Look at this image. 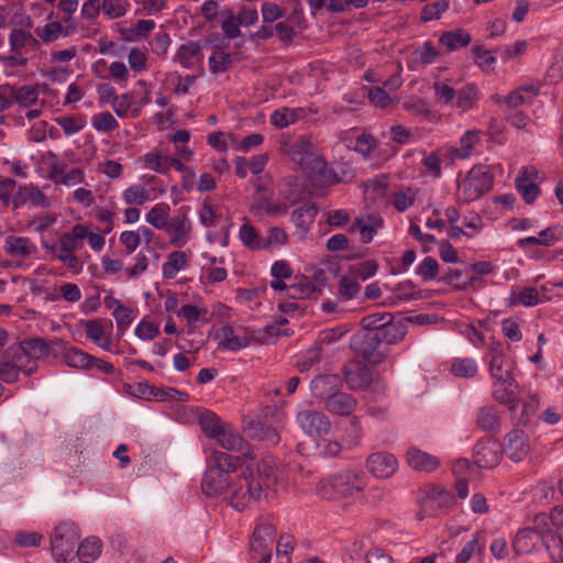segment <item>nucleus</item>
Segmentation results:
<instances>
[{"label":"nucleus","instance_id":"nucleus-59","mask_svg":"<svg viewBox=\"0 0 563 563\" xmlns=\"http://www.w3.org/2000/svg\"><path fill=\"white\" fill-rule=\"evenodd\" d=\"M472 52L474 54V60L475 63L483 69V70H490L493 69V65L496 63V56L493 54L492 51H488L484 48L483 46L476 45L472 48Z\"/></svg>","mask_w":563,"mask_h":563},{"label":"nucleus","instance_id":"nucleus-24","mask_svg":"<svg viewBox=\"0 0 563 563\" xmlns=\"http://www.w3.org/2000/svg\"><path fill=\"white\" fill-rule=\"evenodd\" d=\"M26 202L34 207L47 208L49 206L47 197L33 185L20 186L18 191L12 195L11 203L14 209L24 206Z\"/></svg>","mask_w":563,"mask_h":563},{"label":"nucleus","instance_id":"nucleus-39","mask_svg":"<svg viewBox=\"0 0 563 563\" xmlns=\"http://www.w3.org/2000/svg\"><path fill=\"white\" fill-rule=\"evenodd\" d=\"M314 152V145L311 143L310 137L301 135L298 137L288 150V153L296 164L300 165L308 156Z\"/></svg>","mask_w":563,"mask_h":563},{"label":"nucleus","instance_id":"nucleus-30","mask_svg":"<svg viewBox=\"0 0 563 563\" xmlns=\"http://www.w3.org/2000/svg\"><path fill=\"white\" fill-rule=\"evenodd\" d=\"M321 294V287L302 276L287 288V295L292 299H307Z\"/></svg>","mask_w":563,"mask_h":563},{"label":"nucleus","instance_id":"nucleus-13","mask_svg":"<svg viewBox=\"0 0 563 563\" xmlns=\"http://www.w3.org/2000/svg\"><path fill=\"white\" fill-rule=\"evenodd\" d=\"M9 45L11 54L0 57V60L10 67L26 66L27 58L23 55V49L27 48L26 31L21 27L12 29L9 34Z\"/></svg>","mask_w":563,"mask_h":563},{"label":"nucleus","instance_id":"nucleus-57","mask_svg":"<svg viewBox=\"0 0 563 563\" xmlns=\"http://www.w3.org/2000/svg\"><path fill=\"white\" fill-rule=\"evenodd\" d=\"M232 64V58L229 53L216 51L209 57V67L213 74L227 71Z\"/></svg>","mask_w":563,"mask_h":563},{"label":"nucleus","instance_id":"nucleus-27","mask_svg":"<svg viewBox=\"0 0 563 563\" xmlns=\"http://www.w3.org/2000/svg\"><path fill=\"white\" fill-rule=\"evenodd\" d=\"M407 324L401 320L394 321V319L390 322L382 323L380 329L375 331L377 338L379 339V343H385L388 345H395L401 342L407 335Z\"/></svg>","mask_w":563,"mask_h":563},{"label":"nucleus","instance_id":"nucleus-46","mask_svg":"<svg viewBox=\"0 0 563 563\" xmlns=\"http://www.w3.org/2000/svg\"><path fill=\"white\" fill-rule=\"evenodd\" d=\"M199 424L201 430L209 438H216L219 432L223 429L220 422V418L210 411H205L199 417Z\"/></svg>","mask_w":563,"mask_h":563},{"label":"nucleus","instance_id":"nucleus-56","mask_svg":"<svg viewBox=\"0 0 563 563\" xmlns=\"http://www.w3.org/2000/svg\"><path fill=\"white\" fill-rule=\"evenodd\" d=\"M288 242L287 232L279 227H273L268 229L267 235L263 236L262 244L257 247H263V250L268 249L272 244L285 245Z\"/></svg>","mask_w":563,"mask_h":563},{"label":"nucleus","instance_id":"nucleus-42","mask_svg":"<svg viewBox=\"0 0 563 563\" xmlns=\"http://www.w3.org/2000/svg\"><path fill=\"white\" fill-rule=\"evenodd\" d=\"M221 335L223 340L220 343V346L230 351H239L250 344V339L247 336H240L235 334L234 329L231 325H224L221 329Z\"/></svg>","mask_w":563,"mask_h":563},{"label":"nucleus","instance_id":"nucleus-34","mask_svg":"<svg viewBox=\"0 0 563 563\" xmlns=\"http://www.w3.org/2000/svg\"><path fill=\"white\" fill-rule=\"evenodd\" d=\"M424 503L426 507L431 509L449 508L454 505L455 497L451 493L444 490L442 487L433 486L428 490Z\"/></svg>","mask_w":563,"mask_h":563},{"label":"nucleus","instance_id":"nucleus-51","mask_svg":"<svg viewBox=\"0 0 563 563\" xmlns=\"http://www.w3.org/2000/svg\"><path fill=\"white\" fill-rule=\"evenodd\" d=\"M52 179L66 186L76 185L84 180V172L80 168H73L64 174L63 170L54 168Z\"/></svg>","mask_w":563,"mask_h":563},{"label":"nucleus","instance_id":"nucleus-50","mask_svg":"<svg viewBox=\"0 0 563 563\" xmlns=\"http://www.w3.org/2000/svg\"><path fill=\"white\" fill-rule=\"evenodd\" d=\"M143 162L145 167L159 173V174H167L169 170V157L163 156L157 153H146L143 156Z\"/></svg>","mask_w":563,"mask_h":563},{"label":"nucleus","instance_id":"nucleus-43","mask_svg":"<svg viewBox=\"0 0 563 563\" xmlns=\"http://www.w3.org/2000/svg\"><path fill=\"white\" fill-rule=\"evenodd\" d=\"M146 221L156 229H166L169 221V206L165 203L155 205L146 214Z\"/></svg>","mask_w":563,"mask_h":563},{"label":"nucleus","instance_id":"nucleus-18","mask_svg":"<svg viewBox=\"0 0 563 563\" xmlns=\"http://www.w3.org/2000/svg\"><path fill=\"white\" fill-rule=\"evenodd\" d=\"M4 358H9L19 372L27 376L37 371V362L32 358L23 342L10 345L4 353Z\"/></svg>","mask_w":563,"mask_h":563},{"label":"nucleus","instance_id":"nucleus-55","mask_svg":"<svg viewBox=\"0 0 563 563\" xmlns=\"http://www.w3.org/2000/svg\"><path fill=\"white\" fill-rule=\"evenodd\" d=\"M123 199L128 205H143L150 199V192L141 185H134L124 190Z\"/></svg>","mask_w":563,"mask_h":563},{"label":"nucleus","instance_id":"nucleus-45","mask_svg":"<svg viewBox=\"0 0 563 563\" xmlns=\"http://www.w3.org/2000/svg\"><path fill=\"white\" fill-rule=\"evenodd\" d=\"M239 238L247 249L263 250V247H257L262 244L263 236L258 235L256 229L251 223L246 222L240 228Z\"/></svg>","mask_w":563,"mask_h":563},{"label":"nucleus","instance_id":"nucleus-54","mask_svg":"<svg viewBox=\"0 0 563 563\" xmlns=\"http://www.w3.org/2000/svg\"><path fill=\"white\" fill-rule=\"evenodd\" d=\"M166 399H173L179 402H187L189 395L185 391L178 390L174 387L166 388H154L153 400L164 401Z\"/></svg>","mask_w":563,"mask_h":563},{"label":"nucleus","instance_id":"nucleus-4","mask_svg":"<svg viewBox=\"0 0 563 563\" xmlns=\"http://www.w3.org/2000/svg\"><path fill=\"white\" fill-rule=\"evenodd\" d=\"M363 488L362 476L356 472L345 471L320 479L316 492L322 499L336 500L351 497Z\"/></svg>","mask_w":563,"mask_h":563},{"label":"nucleus","instance_id":"nucleus-38","mask_svg":"<svg viewBox=\"0 0 563 563\" xmlns=\"http://www.w3.org/2000/svg\"><path fill=\"white\" fill-rule=\"evenodd\" d=\"M188 265V258L185 252L174 251L168 254L167 261L163 264L162 271L164 278L172 279L177 273Z\"/></svg>","mask_w":563,"mask_h":563},{"label":"nucleus","instance_id":"nucleus-62","mask_svg":"<svg viewBox=\"0 0 563 563\" xmlns=\"http://www.w3.org/2000/svg\"><path fill=\"white\" fill-rule=\"evenodd\" d=\"M363 438V428L360 419L353 416L349 421V428L346 429L345 441L351 448H355L360 444Z\"/></svg>","mask_w":563,"mask_h":563},{"label":"nucleus","instance_id":"nucleus-35","mask_svg":"<svg viewBox=\"0 0 563 563\" xmlns=\"http://www.w3.org/2000/svg\"><path fill=\"white\" fill-rule=\"evenodd\" d=\"M85 333L88 339L98 344L104 350H108L111 345V338L104 335V325L100 319H91L84 323Z\"/></svg>","mask_w":563,"mask_h":563},{"label":"nucleus","instance_id":"nucleus-9","mask_svg":"<svg viewBox=\"0 0 563 563\" xmlns=\"http://www.w3.org/2000/svg\"><path fill=\"white\" fill-rule=\"evenodd\" d=\"M501 457V444L495 439H479L473 448L474 463L481 468L496 467L500 463Z\"/></svg>","mask_w":563,"mask_h":563},{"label":"nucleus","instance_id":"nucleus-11","mask_svg":"<svg viewBox=\"0 0 563 563\" xmlns=\"http://www.w3.org/2000/svg\"><path fill=\"white\" fill-rule=\"evenodd\" d=\"M188 207H180L177 214L169 219L166 232L169 235V242L176 247H183L187 244L191 232V223L188 218Z\"/></svg>","mask_w":563,"mask_h":563},{"label":"nucleus","instance_id":"nucleus-31","mask_svg":"<svg viewBox=\"0 0 563 563\" xmlns=\"http://www.w3.org/2000/svg\"><path fill=\"white\" fill-rule=\"evenodd\" d=\"M383 220L377 217H368L367 219L356 218L350 227V231H360L361 241L365 244L369 243L377 232V228L382 227Z\"/></svg>","mask_w":563,"mask_h":563},{"label":"nucleus","instance_id":"nucleus-8","mask_svg":"<svg viewBox=\"0 0 563 563\" xmlns=\"http://www.w3.org/2000/svg\"><path fill=\"white\" fill-rule=\"evenodd\" d=\"M296 421L307 435L313 438L327 435L332 427L329 417L324 412L313 409L299 411Z\"/></svg>","mask_w":563,"mask_h":563},{"label":"nucleus","instance_id":"nucleus-7","mask_svg":"<svg viewBox=\"0 0 563 563\" xmlns=\"http://www.w3.org/2000/svg\"><path fill=\"white\" fill-rule=\"evenodd\" d=\"M350 347L357 356L372 365H378L387 358V353L382 350L375 331L356 332L351 338Z\"/></svg>","mask_w":563,"mask_h":563},{"label":"nucleus","instance_id":"nucleus-19","mask_svg":"<svg viewBox=\"0 0 563 563\" xmlns=\"http://www.w3.org/2000/svg\"><path fill=\"white\" fill-rule=\"evenodd\" d=\"M276 534L275 526L268 521L267 519L261 518L253 531L250 551L254 552H263L271 550V545L274 542Z\"/></svg>","mask_w":563,"mask_h":563},{"label":"nucleus","instance_id":"nucleus-25","mask_svg":"<svg viewBox=\"0 0 563 563\" xmlns=\"http://www.w3.org/2000/svg\"><path fill=\"white\" fill-rule=\"evenodd\" d=\"M408 465L419 472H433L440 466V460L417 448H410L406 454Z\"/></svg>","mask_w":563,"mask_h":563},{"label":"nucleus","instance_id":"nucleus-26","mask_svg":"<svg viewBox=\"0 0 563 563\" xmlns=\"http://www.w3.org/2000/svg\"><path fill=\"white\" fill-rule=\"evenodd\" d=\"M490 352L493 354L489 362L492 376L504 385L512 386L515 378L511 374V365L506 362L504 354L498 349H492Z\"/></svg>","mask_w":563,"mask_h":563},{"label":"nucleus","instance_id":"nucleus-44","mask_svg":"<svg viewBox=\"0 0 563 563\" xmlns=\"http://www.w3.org/2000/svg\"><path fill=\"white\" fill-rule=\"evenodd\" d=\"M92 356L77 347H70L65 354L66 364L70 367L90 369Z\"/></svg>","mask_w":563,"mask_h":563},{"label":"nucleus","instance_id":"nucleus-28","mask_svg":"<svg viewBox=\"0 0 563 563\" xmlns=\"http://www.w3.org/2000/svg\"><path fill=\"white\" fill-rule=\"evenodd\" d=\"M475 423L484 432L498 433L500 430V416L496 407L492 405L481 407L476 412Z\"/></svg>","mask_w":563,"mask_h":563},{"label":"nucleus","instance_id":"nucleus-58","mask_svg":"<svg viewBox=\"0 0 563 563\" xmlns=\"http://www.w3.org/2000/svg\"><path fill=\"white\" fill-rule=\"evenodd\" d=\"M360 290L361 285L356 279L349 276L341 277L339 282L338 292L343 299L351 300L355 298Z\"/></svg>","mask_w":563,"mask_h":563},{"label":"nucleus","instance_id":"nucleus-2","mask_svg":"<svg viewBox=\"0 0 563 563\" xmlns=\"http://www.w3.org/2000/svg\"><path fill=\"white\" fill-rule=\"evenodd\" d=\"M241 464V457H234L225 452L214 451L210 464L205 472L201 489L208 497L227 494L231 482V473Z\"/></svg>","mask_w":563,"mask_h":563},{"label":"nucleus","instance_id":"nucleus-16","mask_svg":"<svg viewBox=\"0 0 563 563\" xmlns=\"http://www.w3.org/2000/svg\"><path fill=\"white\" fill-rule=\"evenodd\" d=\"M501 451L514 462H521L530 452L528 437L523 431L515 429L506 434Z\"/></svg>","mask_w":563,"mask_h":563},{"label":"nucleus","instance_id":"nucleus-20","mask_svg":"<svg viewBox=\"0 0 563 563\" xmlns=\"http://www.w3.org/2000/svg\"><path fill=\"white\" fill-rule=\"evenodd\" d=\"M317 214L318 208L313 202L305 203L292 211L291 221L296 225L295 235H297L299 240L306 239Z\"/></svg>","mask_w":563,"mask_h":563},{"label":"nucleus","instance_id":"nucleus-17","mask_svg":"<svg viewBox=\"0 0 563 563\" xmlns=\"http://www.w3.org/2000/svg\"><path fill=\"white\" fill-rule=\"evenodd\" d=\"M214 439L224 450L240 453L241 463L254 459L251 445L238 432L223 428Z\"/></svg>","mask_w":563,"mask_h":563},{"label":"nucleus","instance_id":"nucleus-33","mask_svg":"<svg viewBox=\"0 0 563 563\" xmlns=\"http://www.w3.org/2000/svg\"><path fill=\"white\" fill-rule=\"evenodd\" d=\"M471 34L463 29L443 32L439 38L440 44L445 46L448 52L465 47L471 43Z\"/></svg>","mask_w":563,"mask_h":563},{"label":"nucleus","instance_id":"nucleus-52","mask_svg":"<svg viewBox=\"0 0 563 563\" xmlns=\"http://www.w3.org/2000/svg\"><path fill=\"white\" fill-rule=\"evenodd\" d=\"M450 2L449 0H439L434 3L426 4L421 10V20L423 22H428L431 20H439L448 9Z\"/></svg>","mask_w":563,"mask_h":563},{"label":"nucleus","instance_id":"nucleus-47","mask_svg":"<svg viewBox=\"0 0 563 563\" xmlns=\"http://www.w3.org/2000/svg\"><path fill=\"white\" fill-rule=\"evenodd\" d=\"M451 372L457 377L471 378L477 374V365L472 358H455Z\"/></svg>","mask_w":563,"mask_h":563},{"label":"nucleus","instance_id":"nucleus-14","mask_svg":"<svg viewBox=\"0 0 563 563\" xmlns=\"http://www.w3.org/2000/svg\"><path fill=\"white\" fill-rule=\"evenodd\" d=\"M539 172L533 166H525L520 169L516 178V189L521 194L526 203L531 205L540 195V188L537 184Z\"/></svg>","mask_w":563,"mask_h":563},{"label":"nucleus","instance_id":"nucleus-3","mask_svg":"<svg viewBox=\"0 0 563 563\" xmlns=\"http://www.w3.org/2000/svg\"><path fill=\"white\" fill-rule=\"evenodd\" d=\"M263 479L258 465H256V473L252 466H246V473L236 476L231 482L227 493L230 505L242 511L258 501L263 495Z\"/></svg>","mask_w":563,"mask_h":563},{"label":"nucleus","instance_id":"nucleus-22","mask_svg":"<svg viewBox=\"0 0 563 563\" xmlns=\"http://www.w3.org/2000/svg\"><path fill=\"white\" fill-rule=\"evenodd\" d=\"M299 167L310 178L313 185L327 186V174L329 167L323 157L313 152L299 165Z\"/></svg>","mask_w":563,"mask_h":563},{"label":"nucleus","instance_id":"nucleus-21","mask_svg":"<svg viewBox=\"0 0 563 563\" xmlns=\"http://www.w3.org/2000/svg\"><path fill=\"white\" fill-rule=\"evenodd\" d=\"M357 399L349 393L338 391L328 401L323 404L324 410L333 416L351 417L357 408Z\"/></svg>","mask_w":563,"mask_h":563},{"label":"nucleus","instance_id":"nucleus-12","mask_svg":"<svg viewBox=\"0 0 563 563\" xmlns=\"http://www.w3.org/2000/svg\"><path fill=\"white\" fill-rule=\"evenodd\" d=\"M343 387V379L338 374H323L316 376L310 383L311 395L322 405Z\"/></svg>","mask_w":563,"mask_h":563},{"label":"nucleus","instance_id":"nucleus-36","mask_svg":"<svg viewBox=\"0 0 563 563\" xmlns=\"http://www.w3.org/2000/svg\"><path fill=\"white\" fill-rule=\"evenodd\" d=\"M327 175V186L340 183H351L355 178L354 169L345 162H339L333 167H329Z\"/></svg>","mask_w":563,"mask_h":563},{"label":"nucleus","instance_id":"nucleus-1","mask_svg":"<svg viewBox=\"0 0 563 563\" xmlns=\"http://www.w3.org/2000/svg\"><path fill=\"white\" fill-rule=\"evenodd\" d=\"M536 525L539 530L526 528L517 532L514 551L518 555L528 554L542 540L552 563H563V507L555 506L549 515H538Z\"/></svg>","mask_w":563,"mask_h":563},{"label":"nucleus","instance_id":"nucleus-63","mask_svg":"<svg viewBox=\"0 0 563 563\" xmlns=\"http://www.w3.org/2000/svg\"><path fill=\"white\" fill-rule=\"evenodd\" d=\"M508 387L509 386L507 385L505 387H495L493 390V398L499 404L508 405L509 409L514 411L519 400L516 394L512 390L508 389Z\"/></svg>","mask_w":563,"mask_h":563},{"label":"nucleus","instance_id":"nucleus-40","mask_svg":"<svg viewBox=\"0 0 563 563\" xmlns=\"http://www.w3.org/2000/svg\"><path fill=\"white\" fill-rule=\"evenodd\" d=\"M254 214H267V216H282L288 211V205L286 202L272 203L265 197L255 198L252 206Z\"/></svg>","mask_w":563,"mask_h":563},{"label":"nucleus","instance_id":"nucleus-49","mask_svg":"<svg viewBox=\"0 0 563 563\" xmlns=\"http://www.w3.org/2000/svg\"><path fill=\"white\" fill-rule=\"evenodd\" d=\"M394 319V316L389 312H375L367 314L361 319V327L366 331H378L380 329L382 323L390 322Z\"/></svg>","mask_w":563,"mask_h":563},{"label":"nucleus","instance_id":"nucleus-10","mask_svg":"<svg viewBox=\"0 0 563 563\" xmlns=\"http://www.w3.org/2000/svg\"><path fill=\"white\" fill-rule=\"evenodd\" d=\"M343 382L351 390H366L372 384V371L361 361H350L342 368Z\"/></svg>","mask_w":563,"mask_h":563},{"label":"nucleus","instance_id":"nucleus-48","mask_svg":"<svg viewBox=\"0 0 563 563\" xmlns=\"http://www.w3.org/2000/svg\"><path fill=\"white\" fill-rule=\"evenodd\" d=\"M101 10L109 19H118L123 16L130 3L128 0H102Z\"/></svg>","mask_w":563,"mask_h":563},{"label":"nucleus","instance_id":"nucleus-64","mask_svg":"<svg viewBox=\"0 0 563 563\" xmlns=\"http://www.w3.org/2000/svg\"><path fill=\"white\" fill-rule=\"evenodd\" d=\"M438 261L432 256L426 257L417 267V274L421 276L423 280L434 279L438 275Z\"/></svg>","mask_w":563,"mask_h":563},{"label":"nucleus","instance_id":"nucleus-37","mask_svg":"<svg viewBox=\"0 0 563 563\" xmlns=\"http://www.w3.org/2000/svg\"><path fill=\"white\" fill-rule=\"evenodd\" d=\"M10 98L13 99L20 107L29 108L36 104L38 100V90L30 85H23L19 88H10Z\"/></svg>","mask_w":563,"mask_h":563},{"label":"nucleus","instance_id":"nucleus-61","mask_svg":"<svg viewBox=\"0 0 563 563\" xmlns=\"http://www.w3.org/2000/svg\"><path fill=\"white\" fill-rule=\"evenodd\" d=\"M538 302L539 292L537 289L532 287H525L519 291L517 298L515 297V295H512V297L509 298V306H515L517 303H522L525 306H536Z\"/></svg>","mask_w":563,"mask_h":563},{"label":"nucleus","instance_id":"nucleus-41","mask_svg":"<svg viewBox=\"0 0 563 563\" xmlns=\"http://www.w3.org/2000/svg\"><path fill=\"white\" fill-rule=\"evenodd\" d=\"M102 543L97 538H87L77 549V556L82 563L95 561L101 553Z\"/></svg>","mask_w":563,"mask_h":563},{"label":"nucleus","instance_id":"nucleus-29","mask_svg":"<svg viewBox=\"0 0 563 563\" xmlns=\"http://www.w3.org/2000/svg\"><path fill=\"white\" fill-rule=\"evenodd\" d=\"M201 44L199 42H187L181 44L176 53L175 59L178 60L183 67L192 68L201 59Z\"/></svg>","mask_w":563,"mask_h":563},{"label":"nucleus","instance_id":"nucleus-5","mask_svg":"<svg viewBox=\"0 0 563 563\" xmlns=\"http://www.w3.org/2000/svg\"><path fill=\"white\" fill-rule=\"evenodd\" d=\"M494 184L493 174L485 166H474L459 183V199L472 202L490 191Z\"/></svg>","mask_w":563,"mask_h":563},{"label":"nucleus","instance_id":"nucleus-23","mask_svg":"<svg viewBox=\"0 0 563 563\" xmlns=\"http://www.w3.org/2000/svg\"><path fill=\"white\" fill-rule=\"evenodd\" d=\"M33 360L47 357L51 354L57 355L59 350H64V342L59 339L44 340L42 338H30L22 341Z\"/></svg>","mask_w":563,"mask_h":563},{"label":"nucleus","instance_id":"nucleus-32","mask_svg":"<svg viewBox=\"0 0 563 563\" xmlns=\"http://www.w3.org/2000/svg\"><path fill=\"white\" fill-rule=\"evenodd\" d=\"M4 250L11 256L29 257L36 247L27 238L9 235L5 239Z\"/></svg>","mask_w":563,"mask_h":563},{"label":"nucleus","instance_id":"nucleus-6","mask_svg":"<svg viewBox=\"0 0 563 563\" xmlns=\"http://www.w3.org/2000/svg\"><path fill=\"white\" fill-rule=\"evenodd\" d=\"M79 533L74 522L63 521L51 536V549L57 562H68L79 541Z\"/></svg>","mask_w":563,"mask_h":563},{"label":"nucleus","instance_id":"nucleus-60","mask_svg":"<svg viewBox=\"0 0 563 563\" xmlns=\"http://www.w3.org/2000/svg\"><path fill=\"white\" fill-rule=\"evenodd\" d=\"M92 126L98 131H114L119 123L110 112H101L92 117Z\"/></svg>","mask_w":563,"mask_h":563},{"label":"nucleus","instance_id":"nucleus-15","mask_svg":"<svg viewBox=\"0 0 563 563\" xmlns=\"http://www.w3.org/2000/svg\"><path fill=\"white\" fill-rule=\"evenodd\" d=\"M366 467L377 478H388L398 468L397 459L388 452H375L367 457Z\"/></svg>","mask_w":563,"mask_h":563},{"label":"nucleus","instance_id":"nucleus-53","mask_svg":"<svg viewBox=\"0 0 563 563\" xmlns=\"http://www.w3.org/2000/svg\"><path fill=\"white\" fill-rule=\"evenodd\" d=\"M477 100V89L474 85H466L456 95V107L463 111L473 108Z\"/></svg>","mask_w":563,"mask_h":563}]
</instances>
